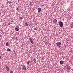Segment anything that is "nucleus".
Returning <instances> with one entry per match:
<instances>
[{
    "label": "nucleus",
    "mask_w": 73,
    "mask_h": 73,
    "mask_svg": "<svg viewBox=\"0 0 73 73\" xmlns=\"http://www.w3.org/2000/svg\"><path fill=\"white\" fill-rule=\"evenodd\" d=\"M57 46H59V47L60 48L61 47V43L60 42H57L56 43Z\"/></svg>",
    "instance_id": "nucleus-1"
},
{
    "label": "nucleus",
    "mask_w": 73,
    "mask_h": 73,
    "mask_svg": "<svg viewBox=\"0 0 73 73\" xmlns=\"http://www.w3.org/2000/svg\"><path fill=\"white\" fill-rule=\"evenodd\" d=\"M29 41H30L33 44H34V43H33V40H32V38H29Z\"/></svg>",
    "instance_id": "nucleus-2"
},
{
    "label": "nucleus",
    "mask_w": 73,
    "mask_h": 73,
    "mask_svg": "<svg viewBox=\"0 0 73 73\" xmlns=\"http://www.w3.org/2000/svg\"><path fill=\"white\" fill-rule=\"evenodd\" d=\"M5 69L6 70H7V71H9V67H8V66L7 65L5 66Z\"/></svg>",
    "instance_id": "nucleus-3"
},
{
    "label": "nucleus",
    "mask_w": 73,
    "mask_h": 73,
    "mask_svg": "<svg viewBox=\"0 0 73 73\" xmlns=\"http://www.w3.org/2000/svg\"><path fill=\"white\" fill-rule=\"evenodd\" d=\"M59 25L60 27H62V26L63 25V24L62 23V22L60 21L59 22Z\"/></svg>",
    "instance_id": "nucleus-4"
},
{
    "label": "nucleus",
    "mask_w": 73,
    "mask_h": 73,
    "mask_svg": "<svg viewBox=\"0 0 73 73\" xmlns=\"http://www.w3.org/2000/svg\"><path fill=\"white\" fill-rule=\"evenodd\" d=\"M22 68L23 70H26V67L25 66H23L22 67Z\"/></svg>",
    "instance_id": "nucleus-5"
},
{
    "label": "nucleus",
    "mask_w": 73,
    "mask_h": 73,
    "mask_svg": "<svg viewBox=\"0 0 73 73\" xmlns=\"http://www.w3.org/2000/svg\"><path fill=\"white\" fill-rule=\"evenodd\" d=\"M41 11V9L40 8H38V13H40Z\"/></svg>",
    "instance_id": "nucleus-6"
},
{
    "label": "nucleus",
    "mask_w": 73,
    "mask_h": 73,
    "mask_svg": "<svg viewBox=\"0 0 73 73\" xmlns=\"http://www.w3.org/2000/svg\"><path fill=\"white\" fill-rule=\"evenodd\" d=\"M54 23H57V21L56 19H54L53 20Z\"/></svg>",
    "instance_id": "nucleus-7"
},
{
    "label": "nucleus",
    "mask_w": 73,
    "mask_h": 73,
    "mask_svg": "<svg viewBox=\"0 0 73 73\" xmlns=\"http://www.w3.org/2000/svg\"><path fill=\"white\" fill-rule=\"evenodd\" d=\"M67 68L68 70H70V69H71V68L70 67V66H68L67 67Z\"/></svg>",
    "instance_id": "nucleus-8"
},
{
    "label": "nucleus",
    "mask_w": 73,
    "mask_h": 73,
    "mask_svg": "<svg viewBox=\"0 0 73 73\" xmlns=\"http://www.w3.org/2000/svg\"><path fill=\"white\" fill-rule=\"evenodd\" d=\"M60 65H62V64H63L64 63V61H62V60H61L60 62Z\"/></svg>",
    "instance_id": "nucleus-9"
},
{
    "label": "nucleus",
    "mask_w": 73,
    "mask_h": 73,
    "mask_svg": "<svg viewBox=\"0 0 73 73\" xmlns=\"http://www.w3.org/2000/svg\"><path fill=\"white\" fill-rule=\"evenodd\" d=\"M15 31H19V29L17 28V27H15Z\"/></svg>",
    "instance_id": "nucleus-10"
},
{
    "label": "nucleus",
    "mask_w": 73,
    "mask_h": 73,
    "mask_svg": "<svg viewBox=\"0 0 73 73\" xmlns=\"http://www.w3.org/2000/svg\"><path fill=\"white\" fill-rule=\"evenodd\" d=\"M6 46H8L9 45V43L8 42L6 43Z\"/></svg>",
    "instance_id": "nucleus-11"
},
{
    "label": "nucleus",
    "mask_w": 73,
    "mask_h": 73,
    "mask_svg": "<svg viewBox=\"0 0 73 73\" xmlns=\"http://www.w3.org/2000/svg\"><path fill=\"white\" fill-rule=\"evenodd\" d=\"M7 52H9L11 51V49L9 48H7Z\"/></svg>",
    "instance_id": "nucleus-12"
},
{
    "label": "nucleus",
    "mask_w": 73,
    "mask_h": 73,
    "mask_svg": "<svg viewBox=\"0 0 73 73\" xmlns=\"http://www.w3.org/2000/svg\"><path fill=\"white\" fill-rule=\"evenodd\" d=\"M27 64H28V65H29V63H30V62L29 61V60L27 62Z\"/></svg>",
    "instance_id": "nucleus-13"
},
{
    "label": "nucleus",
    "mask_w": 73,
    "mask_h": 73,
    "mask_svg": "<svg viewBox=\"0 0 73 73\" xmlns=\"http://www.w3.org/2000/svg\"><path fill=\"white\" fill-rule=\"evenodd\" d=\"M25 26L26 27H27V26H28V23H26L25 24Z\"/></svg>",
    "instance_id": "nucleus-14"
},
{
    "label": "nucleus",
    "mask_w": 73,
    "mask_h": 73,
    "mask_svg": "<svg viewBox=\"0 0 73 73\" xmlns=\"http://www.w3.org/2000/svg\"><path fill=\"white\" fill-rule=\"evenodd\" d=\"M70 27H71V28H73V24H71Z\"/></svg>",
    "instance_id": "nucleus-15"
},
{
    "label": "nucleus",
    "mask_w": 73,
    "mask_h": 73,
    "mask_svg": "<svg viewBox=\"0 0 73 73\" xmlns=\"http://www.w3.org/2000/svg\"><path fill=\"white\" fill-rule=\"evenodd\" d=\"M36 59L34 58L33 59V61H34V62H36Z\"/></svg>",
    "instance_id": "nucleus-16"
},
{
    "label": "nucleus",
    "mask_w": 73,
    "mask_h": 73,
    "mask_svg": "<svg viewBox=\"0 0 73 73\" xmlns=\"http://www.w3.org/2000/svg\"><path fill=\"white\" fill-rule=\"evenodd\" d=\"M8 3L9 4H11V3H12V2L11 1H9Z\"/></svg>",
    "instance_id": "nucleus-17"
},
{
    "label": "nucleus",
    "mask_w": 73,
    "mask_h": 73,
    "mask_svg": "<svg viewBox=\"0 0 73 73\" xmlns=\"http://www.w3.org/2000/svg\"><path fill=\"white\" fill-rule=\"evenodd\" d=\"M15 40L16 41H17V40H18V39H17V37L16 38Z\"/></svg>",
    "instance_id": "nucleus-18"
},
{
    "label": "nucleus",
    "mask_w": 73,
    "mask_h": 73,
    "mask_svg": "<svg viewBox=\"0 0 73 73\" xmlns=\"http://www.w3.org/2000/svg\"><path fill=\"white\" fill-rule=\"evenodd\" d=\"M30 5H32V2H31L29 4Z\"/></svg>",
    "instance_id": "nucleus-19"
},
{
    "label": "nucleus",
    "mask_w": 73,
    "mask_h": 73,
    "mask_svg": "<svg viewBox=\"0 0 73 73\" xmlns=\"http://www.w3.org/2000/svg\"><path fill=\"white\" fill-rule=\"evenodd\" d=\"M20 20H22V19H23V17H20Z\"/></svg>",
    "instance_id": "nucleus-20"
},
{
    "label": "nucleus",
    "mask_w": 73,
    "mask_h": 73,
    "mask_svg": "<svg viewBox=\"0 0 73 73\" xmlns=\"http://www.w3.org/2000/svg\"><path fill=\"white\" fill-rule=\"evenodd\" d=\"M10 73H13V72L12 71H10Z\"/></svg>",
    "instance_id": "nucleus-21"
},
{
    "label": "nucleus",
    "mask_w": 73,
    "mask_h": 73,
    "mask_svg": "<svg viewBox=\"0 0 73 73\" xmlns=\"http://www.w3.org/2000/svg\"><path fill=\"white\" fill-rule=\"evenodd\" d=\"M16 27H17V28H19V27L18 26H16Z\"/></svg>",
    "instance_id": "nucleus-22"
},
{
    "label": "nucleus",
    "mask_w": 73,
    "mask_h": 73,
    "mask_svg": "<svg viewBox=\"0 0 73 73\" xmlns=\"http://www.w3.org/2000/svg\"><path fill=\"white\" fill-rule=\"evenodd\" d=\"M16 9L17 11H18L19 10V8H17Z\"/></svg>",
    "instance_id": "nucleus-23"
},
{
    "label": "nucleus",
    "mask_w": 73,
    "mask_h": 73,
    "mask_svg": "<svg viewBox=\"0 0 73 73\" xmlns=\"http://www.w3.org/2000/svg\"><path fill=\"white\" fill-rule=\"evenodd\" d=\"M11 24V23H8V25H10Z\"/></svg>",
    "instance_id": "nucleus-24"
},
{
    "label": "nucleus",
    "mask_w": 73,
    "mask_h": 73,
    "mask_svg": "<svg viewBox=\"0 0 73 73\" xmlns=\"http://www.w3.org/2000/svg\"><path fill=\"white\" fill-rule=\"evenodd\" d=\"M0 59H1V56L0 55Z\"/></svg>",
    "instance_id": "nucleus-25"
},
{
    "label": "nucleus",
    "mask_w": 73,
    "mask_h": 73,
    "mask_svg": "<svg viewBox=\"0 0 73 73\" xmlns=\"http://www.w3.org/2000/svg\"><path fill=\"white\" fill-rule=\"evenodd\" d=\"M35 30H37V29H36V28H34Z\"/></svg>",
    "instance_id": "nucleus-26"
},
{
    "label": "nucleus",
    "mask_w": 73,
    "mask_h": 73,
    "mask_svg": "<svg viewBox=\"0 0 73 73\" xmlns=\"http://www.w3.org/2000/svg\"><path fill=\"white\" fill-rule=\"evenodd\" d=\"M1 36V35L0 34V37Z\"/></svg>",
    "instance_id": "nucleus-27"
},
{
    "label": "nucleus",
    "mask_w": 73,
    "mask_h": 73,
    "mask_svg": "<svg viewBox=\"0 0 73 73\" xmlns=\"http://www.w3.org/2000/svg\"><path fill=\"white\" fill-rule=\"evenodd\" d=\"M20 1V0H18V2H19V1Z\"/></svg>",
    "instance_id": "nucleus-28"
},
{
    "label": "nucleus",
    "mask_w": 73,
    "mask_h": 73,
    "mask_svg": "<svg viewBox=\"0 0 73 73\" xmlns=\"http://www.w3.org/2000/svg\"><path fill=\"white\" fill-rule=\"evenodd\" d=\"M20 70H21V68H20Z\"/></svg>",
    "instance_id": "nucleus-29"
}]
</instances>
